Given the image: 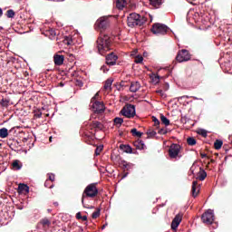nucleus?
Segmentation results:
<instances>
[{"label": "nucleus", "mask_w": 232, "mask_h": 232, "mask_svg": "<svg viewBox=\"0 0 232 232\" xmlns=\"http://www.w3.org/2000/svg\"><path fill=\"white\" fill-rule=\"evenodd\" d=\"M97 195H99V188H97V183L89 184L85 188L82 195V207L85 208L86 209H90V205L86 204L84 200H86V198H95Z\"/></svg>", "instance_id": "f257e3e1"}, {"label": "nucleus", "mask_w": 232, "mask_h": 232, "mask_svg": "<svg viewBox=\"0 0 232 232\" xmlns=\"http://www.w3.org/2000/svg\"><path fill=\"white\" fill-rule=\"evenodd\" d=\"M148 22V16L140 15L137 13L130 14L127 17V24L129 28H136V26H144Z\"/></svg>", "instance_id": "f03ea898"}, {"label": "nucleus", "mask_w": 232, "mask_h": 232, "mask_svg": "<svg viewBox=\"0 0 232 232\" xmlns=\"http://www.w3.org/2000/svg\"><path fill=\"white\" fill-rule=\"evenodd\" d=\"M111 46V38L108 34H101L97 40V48L101 55H104L106 52H110Z\"/></svg>", "instance_id": "7ed1b4c3"}, {"label": "nucleus", "mask_w": 232, "mask_h": 232, "mask_svg": "<svg viewBox=\"0 0 232 232\" xmlns=\"http://www.w3.org/2000/svg\"><path fill=\"white\" fill-rule=\"evenodd\" d=\"M169 157L173 160H180L182 159V146L172 143L169 148Z\"/></svg>", "instance_id": "20e7f679"}, {"label": "nucleus", "mask_w": 232, "mask_h": 232, "mask_svg": "<svg viewBox=\"0 0 232 232\" xmlns=\"http://www.w3.org/2000/svg\"><path fill=\"white\" fill-rule=\"evenodd\" d=\"M110 24H111L110 16H102L96 21L94 28L95 30H106L110 28Z\"/></svg>", "instance_id": "39448f33"}, {"label": "nucleus", "mask_w": 232, "mask_h": 232, "mask_svg": "<svg viewBox=\"0 0 232 232\" xmlns=\"http://www.w3.org/2000/svg\"><path fill=\"white\" fill-rule=\"evenodd\" d=\"M169 31V27L163 24H154L151 28V32L155 35H166Z\"/></svg>", "instance_id": "423d86ee"}, {"label": "nucleus", "mask_w": 232, "mask_h": 232, "mask_svg": "<svg viewBox=\"0 0 232 232\" xmlns=\"http://www.w3.org/2000/svg\"><path fill=\"white\" fill-rule=\"evenodd\" d=\"M121 115L127 119H133L136 115L135 105L129 104L121 111Z\"/></svg>", "instance_id": "0eeeda50"}, {"label": "nucleus", "mask_w": 232, "mask_h": 232, "mask_svg": "<svg viewBox=\"0 0 232 232\" xmlns=\"http://www.w3.org/2000/svg\"><path fill=\"white\" fill-rule=\"evenodd\" d=\"M191 60V54L189 53L188 50L182 49L178 52V54L176 56V61L178 63H187V61Z\"/></svg>", "instance_id": "6e6552de"}, {"label": "nucleus", "mask_w": 232, "mask_h": 232, "mask_svg": "<svg viewBox=\"0 0 232 232\" xmlns=\"http://www.w3.org/2000/svg\"><path fill=\"white\" fill-rule=\"evenodd\" d=\"M201 220L204 224L211 225L215 222V213L213 210H207L202 216Z\"/></svg>", "instance_id": "1a4fd4ad"}, {"label": "nucleus", "mask_w": 232, "mask_h": 232, "mask_svg": "<svg viewBox=\"0 0 232 232\" xmlns=\"http://www.w3.org/2000/svg\"><path fill=\"white\" fill-rule=\"evenodd\" d=\"M92 111L94 113H104L106 107L103 102H91Z\"/></svg>", "instance_id": "9d476101"}, {"label": "nucleus", "mask_w": 232, "mask_h": 232, "mask_svg": "<svg viewBox=\"0 0 232 232\" xmlns=\"http://www.w3.org/2000/svg\"><path fill=\"white\" fill-rule=\"evenodd\" d=\"M50 226H52V220H50V218H42L37 224V227H42V229H44V231H46V229H48Z\"/></svg>", "instance_id": "9b49d317"}, {"label": "nucleus", "mask_w": 232, "mask_h": 232, "mask_svg": "<svg viewBox=\"0 0 232 232\" xmlns=\"http://www.w3.org/2000/svg\"><path fill=\"white\" fill-rule=\"evenodd\" d=\"M117 59H119V56L111 53L106 56V64L108 66H115V64H117Z\"/></svg>", "instance_id": "f8f14e48"}, {"label": "nucleus", "mask_w": 232, "mask_h": 232, "mask_svg": "<svg viewBox=\"0 0 232 232\" xmlns=\"http://www.w3.org/2000/svg\"><path fill=\"white\" fill-rule=\"evenodd\" d=\"M181 222H182V215L180 214L176 215L174 219L171 222L172 231H177V228L179 227V226H180Z\"/></svg>", "instance_id": "ddd939ff"}, {"label": "nucleus", "mask_w": 232, "mask_h": 232, "mask_svg": "<svg viewBox=\"0 0 232 232\" xmlns=\"http://www.w3.org/2000/svg\"><path fill=\"white\" fill-rule=\"evenodd\" d=\"M53 61L55 66H63V64H64V56L61 54H54Z\"/></svg>", "instance_id": "4468645a"}, {"label": "nucleus", "mask_w": 232, "mask_h": 232, "mask_svg": "<svg viewBox=\"0 0 232 232\" xmlns=\"http://www.w3.org/2000/svg\"><path fill=\"white\" fill-rule=\"evenodd\" d=\"M44 35L45 37H48L49 39H55V35H57V33H55V30L53 28H48L43 32Z\"/></svg>", "instance_id": "2eb2a0df"}, {"label": "nucleus", "mask_w": 232, "mask_h": 232, "mask_svg": "<svg viewBox=\"0 0 232 232\" xmlns=\"http://www.w3.org/2000/svg\"><path fill=\"white\" fill-rule=\"evenodd\" d=\"M192 197L197 198L198 197V193L200 192V188H198V181H193L192 182Z\"/></svg>", "instance_id": "dca6fc26"}, {"label": "nucleus", "mask_w": 232, "mask_h": 232, "mask_svg": "<svg viewBox=\"0 0 232 232\" xmlns=\"http://www.w3.org/2000/svg\"><path fill=\"white\" fill-rule=\"evenodd\" d=\"M89 128L91 130H102V128H104V125H102L101 121H93L89 124Z\"/></svg>", "instance_id": "f3484780"}, {"label": "nucleus", "mask_w": 232, "mask_h": 232, "mask_svg": "<svg viewBox=\"0 0 232 232\" xmlns=\"http://www.w3.org/2000/svg\"><path fill=\"white\" fill-rule=\"evenodd\" d=\"M120 166H121V169H124V171H130V169H133V164L129 163L126 160H121L120 162Z\"/></svg>", "instance_id": "a211bd4d"}, {"label": "nucleus", "mask_w": 232, "mask_h": 232, "mask_svg": "<svg viewBox=\"0 0 232 232\" xmlns=\"http://www.w3.org/2000/svg\"><path fill=\"white\" fill-rule=\"evenodd\" d=\"M139 90H140V83L139 82H132L130 83V92L136 93Z\"/></svg>", "instance_id": "6ab92c4d"}, {"label": "nucleus", "mask_w": 232, "mask_h": 232, "mask_svg": "<svg viewBox=\"0 0 232 232\" xmlns=\"http://www.w3.org/2000/svg\"><path fill=\"white\" fill-rule=\"evenodd\" d=\"M19 193H30V187L26 184L20 183L18 185Z\"/></svg>", "instance_id": "aec40b11"}, {"label": "nucleus", "mask_w": 232, "mask_h": 232, "mask_svg": "<svg viewBox=\"0 0 232 232\" xmlns=\"http://www.w3.org/2000/svg\"><path fill=\"white\" fill-rule=\"evenodd\" d=\"M113 84V79L111 78H109L105 81V83H104V86H103V89L106 91V92H111V85Z\"/></svg>", "instance_id": "412c9836"}, {"label": "nucleus", "mask_w": 232, "mask_h": 232, "mask_svg": "<svg viewBox=\"0 0 232 232\" xmlns=\"http://www.w3.org/2000/svg\"><path fill=\"white\" fill-rule=\"evenodd\" d=\"M206 177H208V173L206 172V170H204L202 168H199V171L198 173V180H205Z\"/></svg>", "instance_id": "4be33fe9"}, {"label": "nucleus", "mask_w": 232, "mask_h": 232, "mask_svg": "<svg viewBox=\"0 0 232 232\" xmlns=\"http://www.w3.org/2000/svg\"><path fill=\"white\" fill-rule=\"evenodd\" d=\"M126 5H128V3L126 2V0H117L116 1V6L119 10H123L124 7L126 6Z\"/></svg>", "instance_id": "5701e85b"}, {"label": "nucleus", "mask_w": 232, "mask_h": 232, "mask_svg": "<svg viewBox=\"0 0 232 232\" xmlns=\"http://www.w3.org/2000/svg\"><path fill=\"white\" fill-rule=\"evenodd\" d=\"M151 6H154V8H160L162 5V0H149Z\"/></svg>", "instance_id": "b1692460"}, {"label": "nucleus", "mask_w": 232, "mask_h": 232, "mask_svg": "<svg viewBox=\"0 0 232 232\" xmlns=\"http://www.w3.org/2000/svg\"><path fill=\"white\" fill-rule=\"evenodd\" d=\"M6 137H8V129H0V139H6Z\"/></svg>", "instance_id": "393cba45"}, {"label": "nucleus", "mask_w": 232, "mask_h": 232, "mask_svg": "<svg viewBox=\"0 0 232 232\" xmlns=\"http://www.w3.org/2000/svg\"><path fill=\"white\" fill-rule=\"evenodd\" d=\"M5 15L8 19H14V17H15V11H14V9H9L6 11Z\"/></svg>", "instance_id": "a878e982"}, {"label": "nucleus", "mask_w": 232, "mask_h": 232, "mask_svg": "<svg viewBox=\"0 0 232 232\" xmlns=\"http://www.w3.org/2000/svg\"><path fill=\"white\" fill-rule=\"evenodd\" d=\"M150 79L154 84H159V82H160V76H159L158 74H152L150 76Z\"/></svg>", "instance_id": "bb28decb"}, {"label": "nucleus", "mask_w": 232, "mask_h": 232, "mask_svg": "<svg viewBox=\"0 0 232 232\" xmlns=\"http://www.w3.org/2000/svg\"><path fill=\"white\" fill-rule=\"evenodd\" d=\"M160 121L161 124H164V126H169V120L167 119V117L164 116V114H160Z\"/></svg>", "instance_id": "cd10ccee"}, {"label": "nucleus", "mask_w": 232, "mask_h": 232, "mask_svg": "<svg viewBox=\"0 0 232 232\" xmlns=\"http://www.w3.org/2000/svg\"><path fill=\"white\" fill-rule=\"evenodd\" d=\"M63 44H65L67 46H72V44H73V40L72 39V36H66L63 40Z\"/></svg>", "instance_id": "c85d7f7f"}, {"label": "nucleus", "mask_w": 232, "mask_h": 232, "mask_svg": "<svg viewBox=\"0 0 232 232\" xmlns=\"http://www.w3.org/2000/svg\"><path fill=\"white\" fill-rule=\"evenodd\" d=\"M121 150H123V151H125V153H132L133 150L131 149V147L130 145H121Z\"/></svg>", "instance_id": "c756f323"}, {"label": "nucleus", "mask_w": 232, "mask_h": 232, "mask_svg": "<svg viewBox=\"0 0 232 232\" xmlns=\"http://www.w3.org/2000/svg\"><path fill=\"white\" fill-rule=\"evenodd\" d=\"M224 144V142H222V140H217L215 142H214V148L215 150H220V148H222V145Z\"/></svg>", "instance_id": "7c9ffc66"}, {"label": "nucleus", "mask_w": 232, "mask_h": 232, "mask_svg": "<svg viewBox=\"0 0 232 232\" xmlns=\"http://www.w3.org/2000/svg\"><path fill=\"white\" fill-rule=\"evenodd\" d=\"M134 145L138 150H144V148H146V145L142 141H136Z\"/></svg>", "instance_id": "2f4dec72"}, {"label": "nucleus", "mask_w": 232, "mask_h": 232, "mask_svg": "<svg viewBox=\"0 0 232 232\" xmlns=\"http://www.w3.org/2000/svg\"><path fill=\"white\" fill-rule=\"evenodd\" d=\"M130 133H132L134 137H142V132L137 130V129H132Z\"/></svg>", "instance_id": "473e14b6"}, {"label": "nucleus", "mask_w": 232, "mask_h": 232, "mask_svg": "<svg viewBox=\"0 0 232 232\" xmlns=\"http://www.w3.org/2000/svg\"><path fill=\"white\" fill-rule=\"evenodd\" d=\"M187 142L188 146H195V144H197V140H195V138H188Z\"/></svg>", "instance_id": "72a5a7b5"}, {"label": "nucleus", "mask_w": 232, "mask_h": 232, "mask_svg": "<svg viewBox=\"0 0 232 232\" xmlns=\"http://www.w3.org/2000/svg\"><path fill=\"white\" fill-rule=\"evenodd\" d=\"M142 61H144V58L141 55H137L134 59V63H136V64H140Z\"/></svg>", "instance_id": "f704fd0d"}, {"label": "nucleus", "mask_w": 232, "mask_h": 232, "mask_svg": "<svg viewBox=\"0 0 232 232\" xmlns=\"http://www.w3.org/2000/svg\"><path fill=\"white\" fill-rule=\"evenodd\" d=\"M122 122H124V120L122 118L114 119V124H116V126H121Z\"/></svg>", "instance_id": "c9c22d12"}, {"label": "nucleus", "mask_w": 232, "mask_h": 232, "mask_svg": "<svg viewBox=\"0 0 232 232\" xmlns=\"http://www.w3.org/2000/svg\"><path fill=\"white\" fill-rule=\"evenodd\" d=\"M13 169L18 171V169H21V166L19 165V160H14L13 162Z\"/></svg>", "instance_id": "e433bc0d"}, {"label": "nucleus", "mask_w": 232, "mask_h": 232, "mask_svg": "<svg viewBox=\"0 0 232 232\" xmlns=\"http://www.w3.org/2000/svg\"><path fill=\"white\" fill-rule=\"evenodd\" d=\"M99 217H101V210H96L92 215V218H99Z\"/></svg>", "instance_id": "4c0bfd02"}, {"label": "nucleus", "mask_w": 232, "mask_h": 232, "mask_svg": "<svg viewBox=\"0 0 232 232\" xmlns=\"http://www.w3.org/2000/svg\"><path fill=\"white\" fill-rule=\"evenodd\" d=\"M158 133H159L160 135H166V133H168V129H167V128L160 129V130H158Z\"/></svg>", "instance_id": "58836bf2"}, {"label": "nucleus", "mask_w": 232, "mask_h": 232, "mask_svg": "<svg viewBox=\"0 0 232 232\" xmlns=\"http://www.w3.org/2000/svg\"><path fill=\"white\" fill-rule=\"evenodd\" d=\"M103 146H99L95 149V155L98 156V155H101V151H102L103 150Z\"/></svg>", "instance_id": "ea45409f"}, {"label": "nucleus", "mask_w": 232, "mask_h": 232, "mask_svg": "<svg viewBox=\"0 0 232 232\" xmlns=\"http://www.w3.org/2000/svg\"><path fill=\"white\" fill-rule=\"evenodd\" d=\"M101 71L103 72V73H106L107 72H110V68H108V65H102Z\"/></svg>", "instance_id": "a19ab883"}, {"label": "nucleus", "mask_w": 232, "mask_h": 232, "mask_svg": "<svg viewBox=\"0 0 232 232\" xmlns=\"http://www.w3.org/2000/svg\"><path fill=\"white\" fill-rule=\"evenodd\" d=\"M181 122L183 124H188V122H189V118H188L187 116L181 117Z\"/></svg>", "instance_id": "79ce46f5"}, {"label": "nucleus", "mask_w": 232, "mask_h": 232, "mask_svg": "<svg viewBox=\"0 0 232 232\" xmlns=\"http://www.w3.org/2000/svg\"><path fill=\"white\" fill-rule=\"evenodd\" d=\"M50 180L46 179L44 182V186L45 188H49L50 189H52V188H53V184L50 185Z\"/></svg>", "instance_id": "37998d69"}, {"label": "nucleus", "mask_w": 232, "mask_h": 232, "mask_svg": "<svg viewBox=\"0 0 232 232\" xmlns=\"http://www.w3.org/2000/svg\"><path fill=\"white\" fill-rule=\"evenodd\" d=\"M147 135H148L149 137H155V135H157V131H155V130H149V131L147 132Z\"/></svg>", "instance_id": "c03bdc74"}, {"label": "nucleus", "mask_w": 232, "mask_h": 232, "mask_svg": "<svg viewBox=\"0 0 232 232\" xmlns=\"http://www.w3.org/2000/svg\"><path fill=\"white\" fill-rule=\"evenodd\" d=\"M99 99V92H97L91 100V102H97V100Z\"/></svg>", "instance_id": "a18cd8bd"}, {"label": "nucleus", "mask_w": 232, "mask_h": 232, "mask_svg": "<svg viewBox=\"0 0 232 232\" xmlns=\"http://www.w3.org/2000/svg\"><path fill=\"white\" fill-rule=\"evenodd\" d=\"M48 179L47 180H50L51 182H53L55 180V175L53 174H48Z\"/></svg>", "instance_id": "49530a36"}, {"label": "nucleus", "mask_w": 232, "mask_h": 232, "mask_svg": "<svg viewBox=\"0 0 232 232\" xmlns=\"http://www.w3.org/2000/svg\"><path fill=\"white\" fill-rule=\"evenodd\" d=\"M156 92H158L160 97H166V93L162 90H158Z\"/></svg>", "instance_id": "de8ad7c7"}, {"label": "nucleus", "mask_w": 232, "mask_h": 232, "mask_svg": "<svg viewBox=\"0 0 232 232\" xmlns=\"http://www.w3.org/2000/svg\"><path fill=\"white\" fill-rule=\"evenodd\" d=\"M153 122H154L155 126H159L160 124V121H159V119H157L155 117L153 118Z\"/></svg>", "instance_id": "09e8293b"}, {"label": "nucleus", "mask_w": 232, "mask_h": 232, "mask_svg": "<svg viewBox=\"0 0 232 232\" xmlns=\"http://www.w3.org/2000/svg\"><path fill=\"white\" fill-rule=\"evenodd\" d=\"M199 133L202 135V137H208V131L205 130H201Z\"/></svg>", "instance_id": "8fccbe9b"}, {"label": "nucleus", "mask_w": 232, "mask_h": 232, "mask_svg": "<svg viewBox=\"0 0 232 232\" xmlns=\"http://www.w3.org/2000/svg\"><path fill=\"white\" fill-rule=\"evenodd\" d=\"M76 218H77V220H81L82 218V215L81 214V212H78L76 214Z\"/></svg>", "instance_id": "3c124183"}, {"label": "nucleus", "mask_w": 232, "mask_h": 232, "mask_svg": "<svg viewBox=\"0 0 232 232\" xmlns=\"http://www.w3.org/2000/svg\"><path fill=\"white\" fill-rule=\"evenodd\" d=\"M81 220H82V222H87L88 221V216H82Z\"/></svg>", "instance_id": "603ef678"}, {"label": "nucleus", "mask_w": 232, "mask_h": 232, "mask_svg": "<svg viewBox=\"0 0 232 232\" xmlns=\"http://www.w3.org/2000/svg\"><path fill=\"white\" fill-rule=\"evenodd\" d=\"M35 117H37V119H41V117H43V112L35 113Z\"/></svg>", "instance_id": "864d4df0"}, {"label": "nucleus", "mask_w": 232, "mask_h": 232, "mask_svg": "<svg viewBox=\"0 0 232 232\" xmlns=\"http://www.w3.org/2000/svg\"><path fill=\"white\" fill-rule=\"evenodd\" d=\"M200 157H201V159H206V157H208V154H206V153H201V154H200Z\"/></svg>", "instance_id": "5fc2aeb1"}, {"label": "nucleus", "mask_w": 232, "mask_h": 232, "mask_svg": "<svg viewBox=\"0 0 232 232\" xmlns=\"http://www.w3.org/2000/svg\"><path fill=\"white\" fill-rule=\"evenodd\" d=\"M53 206H55V208H59V202L57 201L53 202Z\"/></svg>", "instance_id": "6e6d98bb"}, {"label": "nucleus", "mask_w": 232, "mask_h": 232, "mask_svg": "<svg viewBox=\"0 0 232 232\" xmlns=\"http://www.w3.org/2000/svg\"><path fill=\"white\" fill-rule=\"evenodd\" d=\"M0 17H3V9L0 7Z\"/></svg>", "instance_id": "4d7b16f0"}, {"label": "nucleus", "mask_w": 232, "mask_h": 232, "mask_svg": "<svg viewBox=\"0 0 232 232\" xmlns=\"http://www.w3.org/2000/svg\"><path fill=\"white\" fill-rule=\"evenodd\" d=\"M126 177H128V173H126V174L122 177V179H126Z\"/></svg>", "instance_id": "13d9d810"}, {"label": "nucleus", "mask_w": 232, "mask_h": 232, "mask_svg": "<svg viewBox=\"0 0 232 232\" xmlns=\"http://www.w3.org/2000/svg\"><path fill=\"white\" fill-rule=\"evenodd\" d=\"M104 227H106V225H103V226H102V229H104Z\"/></svg>", "instance_id": "bf43d9fd"}, {"label": "nucleus", "mask_w": 232, "mask_h": 232, "mask_svg": "<svg viewBox=\"0 0 232 232\" xmlns=\"http://www.w3.org/2000/svg\"><path fill=\"white\" fill-rule=\"evenodd\" d=\"M61 86H63V83H61Z\"/></svg>", "instance_id": "052dcab7"}]
</instances>
